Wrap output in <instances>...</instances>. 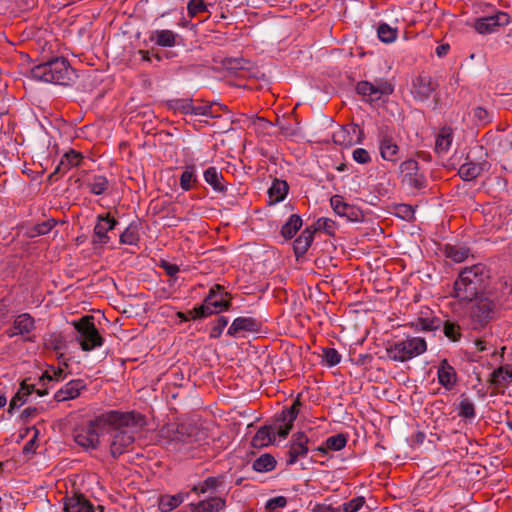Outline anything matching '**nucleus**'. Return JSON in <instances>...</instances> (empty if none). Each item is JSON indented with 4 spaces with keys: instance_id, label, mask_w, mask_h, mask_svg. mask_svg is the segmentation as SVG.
I'll use <instances>...</instances> for the list:
<instances>
[{
    "instance_id": "obj_17",
    "label": "nucleus",
    "mask_w": 512,
    "mask_h": 512,
    "mask_svg": "<svg viewBox=\"0 0 512 512\" xmlns=\"http://www.w3.org/2000/svg\"><path fill=\"white\" fill-rule=\"evenodd\" d=\"M360 135L363 134L362 130L356 124H350L346 126H342L338 131L333 133V141L335 144L349 147L354 145L355 143L361 142V137L359 136L357 139L354 138L356 133Z\"/></svg>"
},
{
    "instance_id": "obj_2",
    "label": "nucleus",
    "mask_w": 512,
    "mask_h": 512,
    "mask_svg": "<svg viewBox=\"0 0 512 512\" xmlns=\"http://www.w3.org/2000/svg\"><path fill=\"white\" fill-rule=\"evenodd\" d=\"M487 286V275L482 264L464 268L454 282L452 296L461 302L478 299Z\"/></svg>"
},
{
    "instance_id": "obj_23",
    "label": "nucleus",
    "mask_w": 512,
    "mask_h": 512,
    "mask_svg": "<svg viewBox=\"0 0 512 512\" xmlns=\"http://www.w3.org/2000/svg\"><path fill=\"white\" fill-rule=\"evenodd\" d=\"M204 179L206 183L209 184L215 192L220 193L222 195H225L227 193V183L223 177V174L219 172L216 167H208L204 171Z\"/></svg>"
},
{
    "instance_id": "obj_4",
    "label": "nucleus",
    "mask_w": 512,
    "mask_h": 512,
    "mask_svg": "<svg viewBox=\"0 0 512 512\" xmlns=\"http://www.w3.org/2000/svg\"><path fill=\"white\" fill-rule=\"evenodd\" d=\"M115 417V414H110V411H107L89 420L86 424L77 426L73 431L74 441L85 450L97 449L100 435L106 431L108 423L116 421Z\"/></svg>"
},
{
    "instance_id": "obj_18",
    "label": "nucleus",
    "mask_w": 512,
    "mask_h": 512,
    "mask_svg": "<svg viewBox=\"0 0 512 512\" xmlns=\"http://www.w3.org/2000/svg\"><path fill=\"white\" fill-rule=\"evenodd\" d=\"M261 328V322L253 317H238L234 319L227 334L236 337L241 332H258Z\"/></svg>"
},
{
    "instance_id": "obj_16",
    "label": "nucleus",
    "mask_w": 512,
    "mask_h": 512,
    "mask_svg": "<svg viewBox=\"0 0 512 512\" xmlns=\"http://www.w3.org/2000/svg\"><path fill=\"white\" fill-rule=\"evenodd\" d=\"M191 512H221L227 507L225 497L210 496L188 505Z\"/></svg>"
},
{
    "instance_id": "obj_26",
    "label": "nucleus",
    "mask_w": 512,
    "mask_h": 512,
    "mask_svg": "<svg viewBox=\"0 0 512 512\" xmlns=\"http://www.w3.org/2000/svg\"><path fill=\"white\" fill-rule=\"evenodd\" d=\"M315 230L312 227H306L293 243L294 253L297 257H301L308 251L313 241Z\"/></svg>"
},
{
    "instance_id": "obj_21",
    "label": "nucleus",
    "mask_w": 512,
    "mask_h": 512,
    "mask_svg": "<svg viewBox=\"0 0 512 512\" xmlns=\"http://www.w3.org/2000/svg\"><path fill=\"white\" fill-rule=\"evenodd\" d=\"M64 512H94V506L83 495L75 494L72 497H65Z\"/></svg>"
},
{
    "instance_id": "obj_47",
    "label": "nucleus",
    "mask_w": 512,
    "mask_h": 512,
    "mask_svg": "<svg viewBox=\"0 0 512 512\" xmlns=\"http://www.w3.org/2000/svg\"><path fill=\"white\" fill-rule=\"evenodd\" d=\"M356 92L363 97H368L370 101H377V98L375 97V87L371 82H358L356 85Z\"/></svg>"
},
{
    "instance_id": "obj_64",
    "label": "nucleus",
    "mask_w": 512,
    "mask_h": 512,
    "mask_svg": "<svg viewBox=\"0 0 512 512\" xmlns=\"http://www.w3.org/2000/svg\"><path fill=\"white\" fill-rule=\"evenodd\" d=\"M498 149L503 153L512 150V135L498 137Z\"/></svg>"
},
{
    "instance_id": "obj_20",
    "label": "nucleus",
    "mask_w": 512,
    "mask_h": 512,
    "mask_svg": "<svg viewBox=\"0 0 512 512\" xmlns=\"http://www.w3.org/2000/svg\"><path fill=\"white\" fill-rule=\"evenodd\" d=\"M437 378L438 382L447 390H451L457 383V373L447 359L440 361Z\"/></svg>"
},
{
    "instance_id": "obj_13",
    "label": "nucleus",
    "mask_w": 512,
    "mask_h": 512,
    "mask_svg": "<svg viewBox=\"0 0 512 512\" xmlns=\"http://www.w3.org/2000/svg\"><path fill=\"white\" fill-rule=\"evenodd\" d=\"M378 140L381 157L386 161L396 162L400 150L388 128L379 129Z\"/></svg>"
},
{
    "instance_id": "obj_49",
    "label": "nucleus",
    "mask_w": 512,
    "mask_h": 512,
    "mask_svg": "<svg viewBox=\"0 0 512 512\" xmlns=\"http://www.w3.org/2000/svg\"><path fill=\"white\" fill-rule=\"evenodd\" d=\"M443 321L437 317L423 318L420 317L417 320V326L424 331H435L442 326Z\"/></svg>"
},
{
    "instance_id": "obj_33",
    "label": "nucleus",
    "mask_w": 512,
    "mask_h": 512,
    "mask_svg": "<svg viewBox=\"0 0 512 512\" xmlns=\"http://www.w3.org/2000/svg\"><path fill=\"white\" fill-rule=\"evenodd\" d=\"M277 461L274 456L269 453L262 454L252 463L254 471L259 473L270 472L275 469Z\"/></svg>"
},
{
    "instance_id": "obj_12",
    "label": "nucleus",
    "mask_w": 512,
    "mask_h": 512,
    "mask_svg": "<svg viewBox=\"0 0 512 512\" xmlns=\"http://www.w3.org/2000/svg\"><path fill=\"white\" fill-rule=\"evenodd\" d=\"M309 438L304 432H297L293 434L286 452V464L288 466L294 465L299 457H305L309 451L308 448Z\"/></svg>"
},
{
    "instance_id": "obj_9",
    "label": "nucleus",
    "mask_w": 512,
    "mask_h": 512,
    "mask_svg": "<svg viewBox=\"0 0 512 512\" xmlns=\"http://www.w3.org/2000/svg\"><path fill=\"white\" fill-rule=\"evenodd\" d=\"M471 310V318L474 323L480 327L486 326L495 318L497 306L496 303L487 297H478Z\"/></svg>"
},
{
    "instance_id": "obj_44",
    "label": "nucleus",
    "mask_w": 512,
    "mask_h": 512,
    "mask_svg": "<svg viewBox=\"0 0 512 512\" xmlns=\"http://www.w3.org/2000/svg\"><path fill=\"white\" fill-rule=\"evenodd\" d=\"M458 416L465 419H473L476 416L475 406L468 398H463L458 405Z\"/></svg>"
},
{
    "instance_id": "obj_45",
    "label": "nucleus",
    "mask_w": 512,
    "mask_h": 512,
    "mask_svg": "<svg viewBox=\"0 0 512 512\" xmlns=\"http://www.w3.org/2000/svg\"><path fill=\"white\" fill-rule=\"evenodd\" d=\"M374 84L375 87V97L379 100L382 96L391 95L394 91L393 85L385 79L376 80Z\"/></svg>"
},
{
    "instance_id": "obj_53",
    "label": "nucleus",
    "mask_w": 512,
    "mask_h": 512,
    "mask_svg": "<svg viewBox=\"0 0 512 512\" xmlns=\"http://www.w3.org/2000/svg\"><path fill=\"white\" fill-rule=\"evenodd\" d=\"M299 414V410L294 406L284 408L280 414L276 416V422H287L293 425L295 419Z\"/></svg>"
},
{
    "instance_id": "obj_41",
    "label": "nucleus",
    "mask_w": 512,
    "mask_h": 512,
    "mask_svg": "<svg viewBox=\"0 0 512 512\" xmlns=\"http://www.w3.org/2000/svg\"><path fill=\"white\" fill-rule=\"evenodd\" d=\"M377 34L382 42L392 43L397 38V29L390 27L386 23H382L378 26Z\"/></svg>"
},
{
    "instance_id": "obj_22",
    "label": "nucleus",
    "mask_w": 512,
    "mask_h": 512,
    "mask_svg": "<svg viewBox=\"0 0 512 512\" xmlns=\"http://www.w3.org/2000/svg\"><path fill=\"white\" fill-rule=\"evenodd\" d=\"M190 492H179L175 495L162 494L158 498L160 512H171L178 508L188 497Z\"/></svg>"
},
{
    "instance_id": "obj_51",
    "label": "nucleus",
    "mask_w": 512,
    "mask_h": 512,
    "mask_svg": "<svg viewBox=\"0 0 512 512\" xmlns=\"http://www.w3.org/2000/svg\"><path fill=\"white\" fill-rule=\"evenodd\" d=\"M505 369L506 368L504 366H500L491 373L489 383L492 386L500 387L506 383V381L509 377L506 376Z\"/></svg>"
},
{
    "instance_id": "obj_59",
    "label": "nucleus",
    "mask_w": 512,
    "mask_h": 512,
    "mask_svg": "<svg viewBox=\"0 0 512 512\" xmlns=\"http://www.w3.org/2000/svg\"><path fill=\"white\" fill-rule=\"evenodd\" d=\"M228 324V318L225 316H220L215 321L214 325L210 331V338L216 339L219 338L224 330V328Z\"/></svg>"
},
{
    "instance_id": "obj_32",
    "label": "nucleus",
    "mask_w": 512,
    "mask_h": 512,
    "mask_svg": "<svg viewBox=\"0 0 512 512\" xmlns=\"http://www.w3.org/2000/svg\"><path fill=\"white\" fill-rule=\"evenodd\" d=\"M302 226V219L298 214H292L281 227L280 234L286 240L292 239Z\"/></svg>"
},
{
    "instance_id": "obj_6",
    "label": "nucleus",
    "mask_w": 512,
    "mask_h": 512,
    "mask_svg": "<svg viewBox=\"0 0 512 512\" xmlns=\"http://www.w3.org/2000/svg\"><path fill=\"white\" fill-rule=\"evenodd\" d=\"M426 350L427 343L424 338L411 337L392 344L387 348V354L391 360L406 362L423 354Z\"/></svg>"
},
{
    "instance_id": "obj_56",
    "label": "nucleus",
    "mask_w": 512,
    "mask_h": 512,
    "mask_svg": "<svg viewBox=\"0 0 512 512\" xmlns=\"http://www.w3.org/2000/svg\"><path fill=\"white\" fill-rule=\"evenodd\" d=\"M312 230H324L328 235H334L335 222L329 218H319L314 226H311Z\"/></svg>"
},
{
    "instance_id": "obj_38",
    "label": "nucleus",
    "mask_w": 512,
    "mask_h": 512,
    "mask_svg": "<svg viewBox=\"0 0 512 512\" xmlns=\"http://www.w3.org/2000/svg\"><path fill=\"white\" fill-rule=\"evenodd\" d=\"M109 182L105 176L95 175L91 182L87 183L89 191L94 195L103 194L108 188Z\"/></svg>"
},
{
    "instance_id": "obj_25",
    "label": "nucleus",
    "mask_w": 512,
    "mask_h": 512,
    "mask_svg": "<svg viewBox=\"0 0 512 512\" xmlns=\"http://www.w3.org/2000/svg\"><path fill=\"white\" fill-rule=\"evenodd\" d=\"M150 40L161 47H173L179 44L181 37L172 30H155L150 36Z\"/></svg>"
},
{
    "instance_id": "obj_31",
    "label": "nucleus",
    "mask_w": 512,
    "mask_h": 512,
    "mask_svg": "<svg viewBox=\"0 0 512 512\" xmlns=\"http://www.w3.org/2000/svg\"><path fill=\"white\" fill-rule=\"evenodd\" d=\"M484 163L466 162L458 170V175L464 181L476 179L483 171Z\"/></svg>"
},
{
    "instance_id": "obj_46",
    "label": "nucleus",
    "mask_w": 512,
    "mask_h": 512,
    "mask_svg": "<svg viewBox=\"0 0 512 512\" xmlns=\"http://www.w3.org/2000/svg\"><path fill=\"white\" fill-rule=\"evenodd\" d=\"M469 254V250L464 247H456V246H447L446 247V256L452 259L455 262L464 261Z\"/></svg>"
},
{
    "instance_id": "obj_14",
    "label": "nucleus",
    "mask_w": 512,
    "mask_h": 512,
    "mask_svg": "<svg viewBox=\"0 0 512 512\" xmlns=\"http://www.w3.org/2000/svg\"><path fill=\"white\" fill-rule=\"evenodd\" d=\"M117 224L118 221L115 218L111 217L109 213L99 214L97 216L96 225L94 227L93 243L100 245L107 244L110 240L108 232L113 230Z\"/></svg>"
},
{
    "instance_id": "obj_34",
    "label": "nucleus",
    "mask_w": 512,
    "mask_h": 512,
    "mask_svg": "<svg viewBox=\"0 0 512 512\" xmlns=\"http://www.w3.org/2000/svg\"><path fill=\"white\" fill-rule=\"evenodd\" d=\"M57 224L54 219H47L41 223L32 225L27 229V235L30 238L38 237L49 233Z\"/></svg>"
},
{
    "instance_id": "obj_39",
    "label": "nucleus",
    "mask_w": 512,
    "mask_h": 512,
    "mask_svg": "<svg viewBox=\"0 0 512 512\" xmlns=\"http://www.w3.org/2000/svg\"><path fill=\"white\" fill-rule=\"evenodd\" d=\"M222 64L227 70L238 73L239 71L248 69L250 62L243 58H225Z\"/></svg>"
},
{
    "instance_id": "obj_30",
    "label": "nucleus",
    "mask_w": 512,
    "mask_h": 512,
    "mask_svg": "<svg viewBox=\"0 0 512 512\" xmlns=\"http://www.w3.org/2000/svg\"><path fill=\"white\" fill-rule=\"evenodd\" d=\"M452 140H453L452 129L447 126L443 127L436 137L435 151L438 154L446 153L452 144Z\"/></svg>"
},
{
    "instance_id": "obj_10",
    "label": "nucleus",
    "mask_w": 512,
    "mask_h": 512,
    "mask_svg": "<svg viewBox=\"0 0 512 512\" xmlns=\"http://www.w3.org/2000/svg\"><path fill=\"white\" fill-rule=\"evenodd\" d=\"M509 23V14L504 11H498L494 15L476 19L474 28L479 34H490L495 32L499 27L506 26Z\"/></svg>"
},
{
    "instance_id": "obj_42",
    "label": "nucleus",
    "mask_w": 512,
    "mask_h": 512,
    "mask_svg": "<svg viewBox=\"0 0 512 512\" xmlns=\"http://www.w3.org/2000/svg\"><path fill=\"white\" fill-rule=\"evenodd\" d=\"M212 4L205 3L204 0H190L187 4V12L190 18L196 17L203 12H209V7Z\"/></svg>"
},
{
    "instance_id": "obj_43",
    "label": "nucleus",
    "mask_w": 512,
    "mask_h": 512,
    "mask_svg": "<svg viewBox=\"0 0 512 512\" xmlns=\"http://www.w3.org/2000/svg\"><path fill=\"white\" fill-rule=\"evenodd\" d=\"M347 441H348L347 435H345L343 433H339V434L328 437L325 442H326V447H328L329 450L340 451L346 446Z\"/></svg>"
},
{
    "instance_id": "obj_62",
    "label": "nucleus",
    "mask_w": 512,
    "mask_h": 512,
    "mask_svg": "<svg viewBox=\"0 0 512 512\" xmlns=\"http://www.w3.org/2000/svg\"><path fill=\"white\" fill-rule=\"evenodd\" d=\"M274 428V435H278L281 438H286L291 429L293 428V425L287 422H276L274 425H271Z\"/></svg>"
},
{
    "instance_id": "obj_11",
    "label": "nucleus",
    "mask_w": 512,
    "mask_h": 512,
    "mask_svg": "<svg viewBox=\"0 0 512 512\" xmlns=\"http://www.w3.org/2000/svg\"><path fill=\"white\" fill-rule=\"evenodd\" d=\"M438 84L433 81L432 77L425 74H419L412 79L411 94L416 101H426L436 90Z\"/></svg>"
},
{
    "instance_id": "obj_19",
    "label": "nucleus",
    "mask_w": 512,
    "mask_h": 512,
    "mask_svg": "<svg viewBox=\"0 0 512 512\" xmlns=\"http://www.w3.org/2000/svg\"><path fill=\"white\" fill-rule=\"evenodd\" d=\"M86 389V384L82 379H74L66 383L55 394L54 399L57 402H63L77 398L81 391Z\"/></svg>"
},
{
    "instance_id": "obj_15",
    "label": "nucleus",
    "mask_w": 512,
    "mask_h": 512,
    "mask_svg": "<svg viewBox=\"0 0 512 512\" xmlns=\"http://www.w3.org/2000/svg\"><path fill=\"white\" fill-rule=\"evenodd\" d=\"M330 205L337 215L346 217L349 221H359L362 216L361 211L355 206L344 202L341 195L332 196L330 198Z\"/></svg>"
},
{
    "instance_id": "obj_52",
    "label": "nucleus",
    "mask_w": 512,
    "mask_h": 512,
    "mask_svg": "<svg viewBox=\"0 0 512 512\" xmlns=\"http://www.w3.org/2000/svg\"><path fill=\"white\" fill-rule=\"evenodd\" d=\"M299 414V410L294 406L284 408L280 414L276 416V422H287L293 425L295 419Z\"/></svg>"
},
{
    "instance_id": "obj_36",
    "label": "nucleus",
    "mask_w": 512,
    "mask_h": 512,
    "mask_svg": "<svg viewBox=\"0 0 512 512\" xmlns=\"http://www.w3.org/2000/svg\"><path fill=\"white\" fill-rule=\"evenodd\" d=\"M444 335L452 342L460 341L462 337L461 327L456 322L446 320L442 323Z\"/></svg>"
},
{
    "instance_id": "obj_40",
    "label": "nucleus",
    "mask_w": 512,
    "mask_h": 512,
    "mask_svg": "<svg viewBox=\"0 0 512 512\" xmlns=\"http://www.w3.org/2000/svg\"><path fill=\"white\" fill-rule=\"evenodd\" d=\"M197 181L196 175H195V168L194 166L186 167V169L182 172L180 176V187L184 191H189L192 188V184Z\"/></svg>"
},
{
    "instance_id": "obj_58",
    "label": "nucleus",
    "mask_w": 512,
    "mask_h": 512,
    "mask_svg": "<svg viewBox=\"0 0 512 512\" xmlns=\"http://www.w3.org/2000/svg\"><path fill=\"white\" fill-rule=\"evenodd\" d=\"M402 182L415 190H420L426 186L427 181L426 177L423 174L418 173L417 175L402 180Z\"/></svg>"
},
{
    "instance_id": "obj_5",
    "label": "nucleus",
    "mask_w": 512,
    "mask_h": 512,
    "mask_svg": "<svg viewBox=\"0 0 512 512\" xmlns=\"http://www.w3.org/2000/svg\"><path fill=\"white\" fill-rule=\"evenodd\" d=\"M231 307V296L224 291L223 286L215 284L209 290L203 303L188 311V315L192 319L204 318L212 314L227 311Z\"/></svg>"
},
{
    "instance_id": "obj_3",
    "label": "nucleus",
    "mask_w": 512,
    "mask_h": 512,
    "mask_svg": "<svg viewBox=\"0 0 512 512\" xmlns=\"http://www.w3.org/2000/svg\"><path fill=\"white\" fill-rule=\"evenodd\" d=\"M34 80L62 86L71 85L77 78L75 70L64 57H55L30 70Z\"/></svg>"
},
{
    "instance_id": "obj_35",
    "label": "nucleus",
    "mask_w": 512,
    "mask_h": 512,
    "mask_svg": "<svg viewBox=\"0 0 512 512\" xmlns=\"http://www.w3.org/2000/svg\"><path fill=\"white\" fill-rule=\"evenodd\" d=\"M139 225L131 223L126 229L120 234V243L127 245H136L139 241Z\"/></svg>"
},
{
    "instance_id": "obj_7",
    "label": "nucleus",
    "mask_w": 512,
    "mask_h": 512,
    "mask_svg": "<svg viewBox=\"0 0 512 512\" xmlns=\"http://www.w3.org/2000/svg\"><path fill=\"white\" fill-rule=\"evenodd\" d=\"M73 324L78 332L79 336L77 337V340L80 341L83 351H91L96 347L102 346L103 338L95 326L93 316H83Z\"/></svg>"
},
{
    "instance_id": "obj_55",
    "label": "nucleus",
    "mask_w": 512,
    "mask_h": 512,
    "mask_svg": "<svg viewBox=\"0 0 512 512\" xmlns=\"http://www.w3.org/2000/svg\"><path fill=\"white\" fill-rule=\"evenodd\" d=\"M365 502L363 496H358L343 503L339 508H341L343 512H358L364 506Z\"/></svg>"
},
{
    "instance_id": "obj_24",
    "label": "nucleus",
    "mask_w": 512,
    "mask_h": 512,
    "mask_svg": "<svg viewBox=\"0 0 512 512\" xmlns=\"http://www.w3.org/2000/svg\"><path fill=\"white\" fill-rule=\"evenodd\" d=\"M224 482L225 475L223 474L218 476H209L203 481L199 482L198 484H195L192 487L191 492H194L196 494H205L208 491L214 492L221 488Z\"/></svg>"
},
{
    "instance_id": "obj_50",
    "label": "nucleus",
    "mask_w": 512,
    "mask_h": 512,
    "mask_svg": "<svg viewBox=\"0 0 512 512\" xmlns=\"http://www.w3.org/2000/svg\"><path fill=\"white\" fill-rule=\"evenodd\" d=\"M192 99H176L170 102V107L175 111L182 114H191L192 110Z\"/></svg>"
},
{
    "instance_id": "obj_48",
    "label": "nucleus",
    "mask_w": 512,
    "mask_h": 512,
    "mask_svg": "<svg viewBox=\"0 0 512 512\" xmlns=\"http://www.w3.org/2000/svg\"><path fill=\"white\" fill-rule=\"evenodd\" d=\"M400 171L403 173V180L419 173V164L414 159H408L400 164Z\"/></svg>"
},
{
    "instance_id": "obj_37",
    "label": "nucleus",
    "mask_w": 512,
    "mask_h": 512,
    "mask_svg": "<svg viewBox=\"0 0 512 512\" xmlns=\"http://www.w3.org/2000/svg\"><path fill=\"white\" fill-rule=\"evenodd\" d=\"M81 160L82 155L75 150H71L64 155V158L61 160L60 164L57 166L54 173L60 171L62 167H64L65 169L76 167L81 163Z\"/></svg>"
},
{
    "instance_id": "obj_60",
    "label": "nucleus",
    "mask_w": 512,
    "mask_h": 512,
    "mask_svg": "<svg viewBox=\"0 0 512 512\" xmlns=\"http://www.w3.org/2000/svg\"><path fill=\"white\" fill-rule=\"evenodd\" d=\"M287 505V499L284 496H277L267 501L265 509L267 512H274L278 508H284Z\"/></svg>"
},
{
    "instance_id": "obj_63",
    "label": "nucleus",
    "mask_w": 512,
    "mask_h": 512,
    "mask_svg": "<svg viewBox=\"0 0 512 512\" xmlns=\"http://www.w3.org/2000/svg\"><path fill=\"white\" fill-rule=\"evenodd\" d=\"M26 398L27 396L19 389L9 403L8 412L11 414L13 410L22 406L26 402Z\"/></svg>"
},
{
    "instance_id": "obj_29",
    "label": "nucleus",
    "mask_w": 512,
    "mask_h": 512,
    "mask_svg": "<svg viewBox=\"0 0 512 512\" xmlns=\"http://www.w3.org/2000/svg\"><path fill=\"white\" fill-rule=\"evenodd\" d=\"M14 329L17 330L21 336L28 335L35 328V319L29 313H22L14 319Z\"/></svg>"
},
{
    "instance_id": "obj_54",
    "label": "nucleus",
    "mask_w": 512,
    "mask_h": 512,
    "mask_svg": "<svg viewBox=\"0 0 512 512\" xmlns=\"http://www.w3.org/2000/svg\"><path fill=\"white\" fill-rule=\"evenodd\" d=\"M190 115H202L209 118L218 117L217 111L214 110L213 105H194V103L192 104V110Z\"/></svg>"
},
{
    "instance_id": "obj_27",
    "label": "nucleus",
    "mask_w": 512,
    "mask_h": 512,
    "mask_svg": "<svg viewBox=\"0 0 512 512\" xmlns=\"http://www.w3.org/2000/svg\"><path fill=\"white\" fill-rule=\"evenodd\" d=\"M274 440V428L271 425H265L258 429L255 436L252 438L251 445L255 448H261L271 444Z\"/></svg>"
},
{
    "instance_id": "obj_28",
    "label": "nucleus",
    "mask_w": 512,
    "mask_h": 512,
    "mask_svg": "<svg viewBox=\"0 0 512 512\" xmlns=\"http://www.w3.org/2000/svg\"><path fill=\"white\" fill-rule=\"evenodd\" d=\"M289 186L286 181L274 179L268 190L270 204H276L283 201L288 193Z\"/></svg>"
},
{
    "instance_id": "obj_57",
    "label": "nucleus",
    "mask_w": 512,
    "mask_h": 512,
    "mask_svg": "<svg viewBox=\"0 0 512 512\" xmlns=\"http://www.w3.org/2000/svg\"><path fill=\"white\" fill-rule=\"evenodd\" d=\"M323 358L326 364L330 367L339 364L341 361V355L339 352L336 349L330 347L323 349Z\"/></svg>"
},
{
    "instance_id": "obj_8",
    "label": "nucleus",
    "mask_w": 512,
    "mask_h": 512,
    "mask_svg": "<svg viewBox=\"0 0 512 512\" xmlns=\"http://www.w3.org/2000/svg\"><path fill=\"white\" fill-rule=\"evenodd\" d=\"M161 435L172 442L190 444L198 440L199 430L189 423L167 424L161 429Z\"/></svg>"
},
{
    "instance_id": "obj_61",
    "label": "nucleus",
    "mask_w": 512,
    "mask_h": 512,
    "mask_svg": "<svg viewBox=\"0 0 512 512\" xmlns=\"http://www.w3.org/2000/svg\"><path fill=\"white\" fill-rule=\"evenodd\" d=\"M473 116L477 120L479 125H486L491 122L489 112L481 106H478L473 109Z\"/></svg>"
},
{
    "instance_id": "obj_1",
    "label": "nucleus",
    "mask_w": 512,
    "mask_h": 512,
    "mask_svg": "<svg viewBox=\"0 0 512 512\" xmlns=\"http://www.w3.org/2000/svg\"><path fill=\"white\" fill-rule=\"evenodd\" d=\"M115 414L116 421L108 423L106 431L111 436L110 454L118 458L128 451L135 441V435L146 426V417L136 411L121 412L111 410Z\"/></svg>"
}]
</instances>
